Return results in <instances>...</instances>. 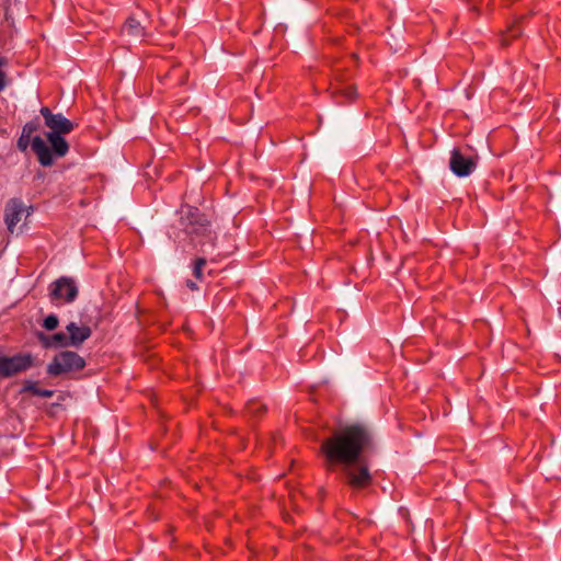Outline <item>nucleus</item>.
<instances>
[{
  "label": "nucleus",
  "instance_id": "nucleus-1",
  "mask_svg": "<svg viewBox=\"0 0 561 561\" xmlns=\"http://www.w3.org/2000/svg\"><path fill=\"white\" fill-rule=\"evenodd\" d=\"M369 428L363 424L346 425L334 432L321 444L324 467L333 471L337 463L343 465L344 481L352 490H365L374 478L363 454L373 446Z\"/></svg>",
  "mask_w": 561,
  "mask_h": 561
},
{
  "label": "nucleus",
  "instance_id": "nucleus-2",
  "mask_svg": "<svg viewBox=\"0 0 561 561\" xmlns=\"http://www.w3.org/2000/svg\"><path fill=\"white\" fill-rule=\"evenodd\" d=\"M39 113L45 119V125L49 128L46 138L50 146L41 136H34L31 149L41 165L49 167L54 165L55 158H62L68 154L70 145L65 135L71 133L76 125L72 121L66 118L62 113H54L49 107H42Z\"/></svg>",
  "mask_w": 561,
  "mask_h": 561
},
{
  "label": "nucleus",
  "instance_id": "nucleus-3",
  "mask_svg": "<svg viewBox=\"0 0 561 561\" xmlns=\"http://www.w3.org/2000/svg\"><path fill=\"white\" fill-rule=\"evenodd\" d=\"M180 226L193 242L215 245L217 233L211 228L208 216L195 206H183L180 214Z\"/></svg>",
  "mask_w": 561,
  "mask_h": 561
},
{
  "label": "nucleus",
  "instance_id": "nucleus-4",
  "mask_svg": "<svg viewBox=\"0 0 561 561\" xmlns=\"http://www.w3.org/2000/svg\"><path fill=\"white\" fill-rule=\"evenodd\" d=\"M85 368V360L77 352L62 351L57 353L47 365L49 376H61L65 373L80 371Z\"/></svg>",
  "mask_w": 561,
  "mask_h": 561
},
{
  "label": "nucleus",
  "instance_id": "nucleus-5",
  "mask_svg": "<svg viewBox=\"0 0 561 561\" xmlns=\"http://www.w3.org/2000/svg\"><path fill=\"white\" fill-rule=\"evenodd\" d=\"M34 364L32 353H16L13 356L0 355V377L8 378L27 371Z\"/></svg>",
  "mask_w": 561,
  "mask_h": 561
},
{
  "label": "nucleus",
  "instance_id": "nucleus-6",
  "mask_svg": "<svg viewBox=\"0 0 561 561\" xmlns=\"http://www.w3.org/2000/svg\"><path fill=\"white\" fill-rule=\"evenodd\" d=\"M79 295L78 286L71 277H60L55 279L49 286V297L53 301H64L71 304Z\"/></svg>",
  "mask_w": 561,
  "mask_h": 561
},
{
  "label": "nucleus",
  "instance_id": "nucleus-7",
  "mask_svg": "<svg viewBox=\"0 0 561 561\" xmlns=\"http://www.w3.org/2000/svg\"><path fill=\"white\" fill-rule=\"evenodd\" d=\"M477 161L472 157H466L459 148H454L450 152L449 169L458 178H466L474 171Z\"/></svg>",
  "mask_w": 561,
  "mask_h": 561
},
{
  "label": "nucleus",
  "instance_id": "nucleus-8",
  "mask_svg": "<svg viewBox=\"0 0 561 561\" xmlns=\"http://www.w3.org/2000/svg\"><path fill=\"white\" fill-rule=\"evenodd\" d=\"M24 211V205L21 198H10L4 206V222L8 230L13 233L18 222L21 221V217Z\"/></svg>",
  "mask_w": 561,
  "mask_h": 561
},
{
  "label": "nucleus",
  "instance_id": "nucleus-9",
  "mask_svg": "<svg viewBox=\"0 0 561 561\" xmlns=\"http://www.w3.org/2000/svg\"><path fill=\"white\" fill-rule=\"evenodd\" d=\"M66 330L68 332L70 347H80L85 340H89L92 333L90 327H87V324L79 327L76 322L68 323Z\"/></svg>",
  "mask_w": 561,
  "mask_h": 561
},
{
  "label": "nucleus",
  "instance_id": "nucleus-10",
  "mask_svg": "<svg viewBox=\"0 0 561 561\" xmlns=\"http://www.w3.org/2000/svg\"><path fill=\"white\" fill-rule=\"evenodd\" d=\"M37 340L41 342L43 347L46 348H66L70 347L68 332H55V334L47 335L44 332H37Z\"/></svg>",
  "mask_w": 561,
  "mask_h": 561
},
{
  "label": "nucleus",
  "instance_id": "nucleus-11",
  "mask_svg": "<svg viewBox=\"0 0 561 561\" xmlns=\"http://www.w3.org/2000/svg\"><path fill=\"white\" fill-rule=\"evenodd\" d=\"M22 393H31L34 394V397H44V398H51L55 394V391L53 389H42L39 388L37 381L34 380H25L22 388Z\"/></svg>",
  "mask_w": 561,
  "mask_h": 561
},
{
  "label": "nucleus",
  "instance_id": "nucleus-12",
  "mask_svg": "<svg viewBox=\"0 0 561 561\" xmlns=\"http://www.w3.org/2000/svg\"><path fill=\"white\" fill-rule=\"evenodd\" d=\"M122 32L129 36H135V38H139V36L145 35V27H142L139 20L134 18H129L125 21Z\"/></svg>",
  "mask_w": 561,
  "mask_h": 561
},
{
  "label": "nucleus",
  "instance_id": "nucleus-13",
  "mask_svg": "<svg viewBox=\"0 0 561 561\" xmlns=\"http://www.w3.org/2000/svg\"><path fill=\"white\" fill-rule=\"evenodd\" d=\"M334 94L339 98H343L346 101L355 100L357 92L356 88L353 84H348L347 87L340 88L339 90L333 91Z\"/></svg>",
  "mask_w": 561,
  "mask_h": 561
},
{
  "label": "nucleus",
  "instance_id": "nucleus-14",
  "mask_svg": "<svg viewBox=\"0 0 561 561\" xmlns=\"http://www.w3.org/2000/svg\"><path fill=\"white\" fill-rule=\"evenodd\" d=\"M7 65H9V60L4 58V56H0V92H2L9 83L8 76L4 70Z\"/></svg>",
  "mask_w": 561,
  "mask_h": 561
},
{
  "label": "nucleus",
  "instance_id": "nucleus-15",
  "mask_svg": "<svg viewBox=\"0 0 561 561\" xmlns=\"http://www.w3.org/2000/svg\"><path fill=\"white\" fill-rule=\"evenodd\" d=\"M247 411L255 416H261V414L265 413L266 407L265 404L260 403V401H250L247 404Z\"/></svg>",
  "mask_w": 561,
  "mask_h": 561
},
{
  "label": "nucleus",
  "instance_id": "nucleus-16",
  "mask_svg": "<svg viewBox=\"0 0 561 561\" xmlns=\"http://www.w3.org/2000/svg\"><path fill=\"white\" fill-rule=\"evenodd\" d=\"M522 35V27L518 23H514L512 26H510L503 37V41L505 44H507V39L510 38H518V36Z\"/></svg>",
  "mask_w": 561,
  "mask_h": 561
},
{
  "label": "nucleus",
  "instance_id": "nucleus-17",
  "mask_svg": "<svg viewBox=\"0 0 561 561\" xmlns=\"http://www.w3.org/2000/svg\"><path fill=\"white\" fill-rule=\"evenodd\" d=\"M30 145L32 146V140L26 134L24 127H22L21 136L18 138L16 146L22 151L25 152L28 149Z\"/></svg>",
  "mask_w": 561,
  "mask_h": 561
},
{
  "label": "nucleus",
  "instance_id": "nucleus-18",
  "mask_svg": "<svg viewBox=\"0 0 561 561\" xmlns=\"http://www.w3.org/2000/svg\"><path fill=\"white\" fill-rule=\"evenodd\" d=\"M207 264V261L205 257H197L194 262V267H193V274L195 276V278L197 279H202L203 278V268L204 266H206Z\"/></svg>",
  "mask_w": 561,
  "mask_h": 561
},
{
  "label": "nucleus",
  "instance_id": "nucleus-19",
  "mask_svg": "<svg viewBox=\"0 0 561 561\" xmlns=\"http://www.w3.org/2000/svg\"><path fill=\"white\" fill-rule=\"evenodd\" d=\"M59 324V319L56 314H48L46 319H44L43 328H45L47 331H54V329L57 328Z\"/></svg>",
  "mask_w": 561,
  "mask_h": 561
},
{
  "label": "nucleus",
  "instance_id": "nucleus-20",
  "mask_svg": "<svg viewBox=\"0 0 561 561\" xmlns=\"http://www.w3.org/2000/svg\"><path fill=\"white\" fill-rule=\"evenodd\" d=\"M38 128H39V123L37 119L28 121V123H26L24 125L25 134H27V136L30 137L31 140H32V135L34 133H36V130H38Z\"/></svg>",
  "mask_w": 561,
  "mask_h": 561
},
{
  "label": "nucleus",
  "instance_id": "nucleus-21",
  "mask_svg": "<svg viewBox=\"0 0 561 561\" xmlns=\"http://www.w3.org/2000/svg\"><path fill=\"white\" fill-rule=\"evenodd\" d=\"M186 286L191 289V290H198V286L195 282H192V279H187L186 280Z\"/></svg>",
  "mask_w": 561,
  "mask_h": 561
}]
</instances>
